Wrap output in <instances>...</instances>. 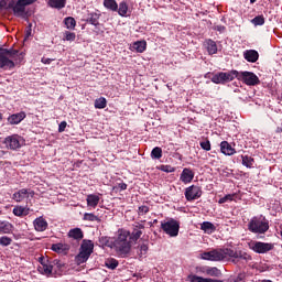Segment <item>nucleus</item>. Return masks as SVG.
I'll use <instances>...</instances> for the list:
<instances>
[{"mask_svg": "<svg viewBox=\"0 0 282 282\" xmlns=\"http://www.w3.org/2000/svg\"><path fill=\"white\" fill-rule=\"evenodd\" d=\"M237 76L236 78L238 80H241L242 83H245V85H248L249 87H254L256 85H259L261 83V80L259 79V77L252 73V72H238L237 70Z\"/></svg>", "mask_w": 282, "mask_h": 282, "instance_id": "423d86ee", "label": "nucleus"}, {"mask_svg": "<svg viewBox=\"0 0 282 282\" xmlns=\"http://www.w3.org/2000/svg\"><path fill=\"white\" fill-rule=\"evenodd\" d=\"M56 267L59 272H63V269L65 268V263H63L61 260H54L53 267Z\"/></svg>", "mask_w": 282, "mask_h": 282, "instance_id": "09e8293b", "label": "nucleus"}, {"mask_svg": "<svg viewBox=\"0 0 282 282\" xmlns=\"http://www.w3.org/2000/svg\"><path fill=\"white\" fill-rule=\"evenodd\" d=\"M199 197H202V187L191 185L185 188V199H187V202H194V199H199Z\"/></svg>", "mask_w": 282, "mask_h": 282, "instance_id": "9b49d317", "label": "nucleus"}, {"mask_svg": "<svg viewBox=\"0 0 282 282\" xmlns=\"http://www.w3.org/2000/svg\"><path fill=\"white\" fill-rule=\"evenodd\" d=\"M248 229L256 235H265L270 230V223L263 216L253 217L248 224Z\"/></svg>", "mask_w": 282, "mask_h": 282, "instance_id": "20e7f679", "label": "nucleus"}, {"mask_svg": "<svg viewBox=\"0 0 282 282\" xmlns=\"http://www.w3.org/2000/svg\"><path fill=\"white\" fill-rule=\"evenodd\" d=\"M19 54V51L12 48L0 47V69H14L17 64H14V56Z\"/></svg>", "mask_w": 282, "mask_h": 282, "instance_id": "7ed1b4c3", "label": "nucleus"}, {"mask_svg": "<svg viewBox=\"0 0 282 282\" xmlns=\"http://www.w3.org/2000/svg\"><path fill=\"white\" fill-rule=\"evenodd\" d=\"M25 118H26L25 112L21 111V112L9 116L8 122L9 124H20V122H23V120H25Z\"/></svg>", "mask_w": 282, "mask_h": 282, "instance_id": "dca6fc26", "label": "nucleus"}, {"mask_svg": "<svg viewBox=\"0 0 282 282\" xmlns=\"http://www.w3.org/2000/svg\"><path fill=\"white\" fill-rule=\"evenodd\" d=\"M132 48L138 52L139 54H142V52L147 51V42L145 41H138L134 42L132 45Z\"/></svg>", "mask_w": 282, "mask_h": 282, "instance_id": "7c9ffc66", "label": "nucleus"}, {"mask_svg": "<svg viewBox=\"0 0 282 282\" xmlns=\"http://www.w3.org/2000/svg\"><path fill=\"white\" fill-rule=\"evenodd\" d=\"M52 58H47V57H42V63H44V65H50V63H52Z\"/></svg>", "mask_w": 282, "mask_h": 282, "instance_id": "5fc2aeb1", "label": "nucleus"}, {"mask_svg": "<svg viewBox=\"0 0 282 282\" xmlns=\"http://www.w3.org/2000/svg\"><path fill=\"white\" fill-rule=\"evenodd\" d=\"M79 250H82L83 252H88V254H93L94 253V242L91 240L84 239L82 241Z\"/></svg>", "mask_w": 282, "mask_h": 282, "instance_id": "5701e85b", "label": "nucleus"}, {"mask_svg": "<svg viewBox=\"0 0 282 282\" xmlns=\"http://www.w3.org/2000/svg\"><path fill=\"white\" fill-rule=\"evenodd\" d=\"M220 151L224 153V155H235V153H237L235 148H232L228 141H223L220 143Z\"/></svg>", "mask_w": 282, "mask_h": 282, "instance_id": "a211bd4d", "label": "nucleus"}, {"mask_svg": "<svg viewBox=\"0 0 282 282\" xmlns=\"http://www.w3.org/2000/svg\"><path fill=\"white\" fill-rule=\"evenodd\" d=\"M88 208H96L100 204V196L96 194H89L86 197Z\"/></svg>", "mask_w": 282, "mask_h": 282, "instance_id": "6ab92c4d", "label": "nucleus"}, {"mask_svg": "<svg viewBox=\"0 0 282 282\" xmlns=\"http://www.w3.org/2000/svg\"><path fill=\"white\" fill-rule=\"evenodd\" d=\"M30 196L34 197V191L28 189V188H22L13 194L12 199H14V202L21 203L24 199H28V197H30Z\"/></svg>", "mask_w": 282, "mask_h": 282, "instance_id": "f8f14e48", "label": "nucleus"}, {"mask_svg": "<svg viewBox=\"0 0 282 282\" xmlns=\"http://www.w3.org/2000/svg\"><path fill=\"white\" fill-rule=\"evenodd\" d=\"M39 263L41 264L37 267V271L40 274H43L44 276H56V272H54V263L50 258L47 257H40L37 259Z\"/></svg>", "mask_w": 282, "mask_h": 282, "instance_id": "39448f33", "label": "nucleus"}, {"mask_svg": "<svg viewBox=\"0 0 282 282\" xmlns=\"http://www.w3.org/2000/svg\"><path fill=\"white\" fill-rule=\"evenodd\" d=\"M64 23H65L67 30H75L76 29V19H74L73 17L65 18Z\"/></svg>", "mask_w": 282, "mask_h": 282, "instance_id": "72a5a7b5", "label": "nucleus"}, {"mask_svg": "<svg viewBox=\"0 0 282 282\" xmlns=\"http://www.w3.org/2000/svg\"><path fill=\"white\" fill-rule=\"evenodd\" d=\"M0 120H3V113L0 112Z\"/></svg>", "mask_w": 282, "mask_h": 282, "instance_id": "bf43d9fd", "label": "nucleus"}, {"mask_svg": "<svg viewBox=\"0 0 282 282\" xmlns=\"http://www.w3.org/2000/svg\"><path fill=\"white\" fill-rule=\"evenodd\" d=\"M217 30L219 31V32H221V30H226V26H217Z\"/></svg>", "mask_w": 282, "mask_h": 282, "instance_id": "13d9d810", "label": "nucleus"}, {"mask_svg": "<svg viewBox=\"0 0 282 282\" xmlns=\"http://www.w3.org/2000/svg\"><path fill=\"white\" fill-rule=\"evenodd\" d=\"M142 230H144V225L142 224H137L133 229H132V232L129 231V239L131 241H138V239H140V237H142Z\"/></svg>", "mask_w": 282, "mask_h": 282, "instance_id": "4468645a", "label": "nucleus"}, {"mask_svg": "<svg viewBox=\"0 0 282 282\" xmlns=\"http://www.w3.org/2000/svg\"><path fill=\"white\" fill-rule=\"evenodd\" d=\"M208 267H200V268H196L197 272H200V274H206V270Z\"/></svg>", "mask_w": 282, "mask_h": 282, "instance_id": "6e6d98bb", "label": "nucleus"}, {"mask_svg": "<svg viewBox=\"0 0 282 282\" xmlns=\"http://www.w3.org/2000/svg\"><path fill=\"white\" fill-rule=\"evenodd\" d=\"M68 237L76 241H80L85 237V234L83 232V229L76 227L68 231Z\"/></svg>", "mask_w": 282, "mask_h": 282, "instance_id": "aec40b11", "label": "nucleus"}, {"mask_svg": "<svg viewBox=\"0 0 282 282\" xmlns=\"http://www.w3.org/2000/svg\"><path fill=\"white\" fill-rule=\"evenodd\" d=\"M161 228L165 235L170 237H177L180 235V223L175 219H170L161 224Z\"/></svg>", "mask_w": 282, "mask_h": 282, "instance_id": "6e6552de", "label": "nucleus"}, {"mask_svg": "<svg viewBox=\"0 0 282 282\" xmlns=\"http://www.w3.org/2000/svg\"><path fill=\"white\" fill-rule=\"evenodd\" d=\"M202 259H204V261H231V263L237 265L240 261L250 263L252 256L241 249L225 248L205 251L202 253Z\"/></svg>", "mask_w": 282, "mask_h": 282, "instance_id": "f257e3e1", "label": "nucleus"}, {"mask_svg": "<svg viewBox=\"0 0 282 282\" xmlns=\"http://www.w3.org/2000/svg\"><path fill=\"white\" fill-rule=\"evenodd\" d=\"M12 243V238L8 236L0 237V246L8 247Z\"/></svg>", "mask_w": 282, "mask_h": 282, "instance_id": "79ce46f5", "label": "nucleus"}, {"mask_svg": "<svg viewBox=\"0 0 282 282\" xmlns=\"http://www.w3.org/2000/svg\"><path fill=\"white\" fill-rule=\"evenodd\" d=\"M252 25H264L265 24V18L263 15H257L251 20Z\"/></svg>", "mask_w": 282, "mask_h": 282, "instance_id": "58836bf2", "label": "nucleus"}, {"mask_svg": "<svg viewBox=\"0 0 282 282\" xmlns=\"http://www.w3.org/2000/svg\"><path fill=\"white\" fill-rule=\"evenodd\" d=\"M13 215H15V217H25L30 215V209L23 206H15L13 208Z\"/></svg>", "mask_w": 282, "mask_h": 282, "instance_id": "a878e982", "label": "nucleus"}, {"mask_svg": "<svg viewBox=\"0 0 282 282\" xmlns=\"http://www.w3.org/2000/svg\"><path fill=\"white\" fill-rule=\"evenodd\" d=\"M65 41H76V33L66 31Z\"/></svg>", "mask_w": 282, "mask_h": 282, "instance_id": "de8ad7c7", "label": "nucleus"}, {"mask_svg": "<svg viewBox=\"0 0 282 282\" xmlns=\"http://www.w3.org/2000/svg\"><path fill=\"white\" fill-rule=\"evenodd\" d=\"M104 8L110 12H118V2L116 0H104Z\"/></svg>", "mask_w": 282, "mask_h": 282, "instance_id": "c85d7f7f", "label": "nucleus"}, {"mask_svg": "<svg viewBox=\"0 0 282 282\" xmlns=\"http://www.w3.org/2000/svg\"><path fill=\"white\" fill-rule=\"evenodd\" d=\"M118 188L120 189V191H127V183H118Z\"/></svg>", "mask_w": 282, "mask_h": 282, "instance_id": "864d4df0", "label": "nucleus"}, {"mask_svg": "<svg viewBox=\"0 0 282 282\" xmlns=\"http://www.w3.org/2000/svg\"><path fill=\"white\" fill-rule=\"evenodd\" d=\"M245 58L248 63H257L259 61V52L256 50H248L243 53Z\"/></svg>", "mask_w": 282, "mask_h": 282, "instance_id": "412c9836", "label": "nucleus"}, {"mask_svg": "<svg viewBox=\"0 0 282 282\" xmlns=\"http://www.w3.org/2000/svg\"><path fill=\"white\" fill-rule=\"evenodd\" d=\"M275 133H282V127H278Z\"/></svg>", "mask_w": 282, "mask_h": 282, "instance_id": "4d7b16f0", "label": "nucleus"}, {"mask_svg": "<svg viewBox=\"0 0 282 282\" xmlns=\"http://www.w3.org/2000/svg\"><path fill=\"white\" fill-rule=\"evenodd\" d=\"M205 45H206V50L210 56H213V54H217V43L215 41L207 40Z\"/></svg>", "mask_w": 282, "mask_h": 282, "instance_id": "c756f323", "label": "nucleus"}, {"mask_svg": "<svg viewBox=\"0 0 282 282\" xmlns=\"http://www.w3.org/2000/svg\"><path fill=\"white\" fill-rule=\"evenodd\" d=\"M206 274L208 276H219V269L217 267H207Z\"/></svg>", "mask_w": 282, "mask_h": 282, "instance_id": "ea45409f", "label": "nucleus"}, {"mask_svg": "<svg viewBox=\"0 0 282 282\" xmlns=\"http://www.w3.org/2000/svg\"><path fill=\"white\" fill-rule=\"evenodd\" d=\"M241 160L243 166H246L247 169H252V165L254 164V159H252V156L242 155Z\"/></svg>", "mask_w": 282, "mask_h": 282, "instance_id": "f704fd0d", "label": "nucleus"}, {"mask_svg": "<svg viewBox=\"0 0 282 282\" xmlns=\"http://www.w3.org/2000/svg\"><path fill=\"white\" fill-rule=\"evenodd\" d=\"M137 254L139 257V259H144V257H147V253L149 252V243L143 242L141 245H139L137 248Z\"/></svg>", "mask_w": 282, "mask_h": 282, "instance_id": "b1692460", "label": "nucleus"}, {"mask_svg": "<svg viewBox=\"0 0 282 282\" xmlns=\"http://www.w3.org/2000/svg\"><path fill=\"white\" fill-rule=\"evenodd\" d=\"M181 182H183V184H191L193 182V180H195V172H193V170L191 169H183L181 176H180Z\"/></svg>", "mask_w": 282, "mask_h": 282, "instance_id": "ddd939ff", "label": "nucleus"}, {"mask_svg": "<svg viewBox=\"0 0 282 282\" xmlns=\"http://www.w3.org/2000/svg\"><path fill=\"white\" fill-rule=\"evenodd\" d=\"M67 129V121H62L58 126V133H63Z\"/></svg>", "mask_w": 282, "mask_h": 282, "instance_id": "3c124183", "label": "nucleus"}, {"mask_svg": "<svg viewBox=\"0 0 282 282\" xmlns=\"http://www.w3.org/2000/svg\"><path fill=\"white\" fill-rule=\"evenodd\" d=\"M251 250H253V252H257V254H265L271 250H274V243L256 241L253 242Z\"/></svg>", "mask_w": 282, "mask_h": 282, "instance_id": "9d476101", "label": "nucleus"}, {"mask_svg": "<svg viewBox=\"0 0 282 282\" xmlns=\"http://www.w3.org/2000/svg\"><path fill=\"white\" fill-rule=\"evenodd\" d=\"M34 228L37 232H45V230H47V220H45V218H43V216L36 218L33 221Z\"/></svg>", "mask_w": 282, "mask_h": 282, "instance_id": "f3484780", "label": "nucleus"}, {"mask_svg": "<svg viewBox=\"0 0 282 282\" xmlns=\"http://www.w3.org/2000/svg\"><path fill=\"white\" fill-rule=\"evenodd\" d=\"M51 250H53V252H57L58 254H63V252H67V250H69V246L63 243H54L52 245Z\"/></svg>", "mask_w": 282, "mask_h": 282, "instance_id": "cd10ccee", "label": "nucleus"}, {"mask_svg": "<svg viewBox=\"0 0 282 282\" xmlns=\"http://www.w3.org/2000/svg\"><path fill=\"white\" fill-rule=\"evenodd\" d=\"M235 199V194H227L226 196L219 198L218 204H226V202H232Z\"/></svg>", "mask_w": 282, "mask_h": 282, "instance_id": "37998d69", "label": "nucleus"}, {"mask_svg": "<svg viewBox=\"0 0 282 282\" xmlns=\"http://www.w3.org/2000/svg\"><path fill=\"white\" fill-rule=\"evenodd\" d=\"M86 23H89L90 25H95V28H98L100 25V13L98 12H88L86 15V19H84Z\"/></svg>", "mask_w": 282, "mask_h": 282, "instance_id": "2eb2a0df", "label": "nucleus"}, {"mask_svg": "<svg viewBox=\"0 0 282 282\" xmlns=\"http://www.w3.org/2000/svg\"><path fill=\"white\" fill-rule=\"evenodd\" d=\"M237 76V70H230L227 73L220 72L212 77V83H215V85H226V83H231V80H235Z\"/></svg>", "mask_w": 282, "mask_h": 282, "instance_id": "0eeeda50", "label": "nucleus"}, {"mask_svg": "<svg viewBox=\"0 0 282 282\" xmlns=\"http://www.w3.org/2000/svg\"><path fill=\"white\" fill-rule=\"evenodd\" d=\"M160 171H163V173H175V167L171 165H161Z\"/></svg>", "mask_w": 282, "mask_h": 282, "instance_id": "a18cd8bd", "label": "nucleus"}, {"mask_svg": "<svg viewBox=\"0 0 282 282\" xmlns=\"http://www.w3.org/2000/svg\"><path fill=\"white\" fill-rule=\"evenodd\" d=\"M117 12L119 17H127V12H129V4H127L126 1H121L119 3Z\"/></svg>", "mask_w": 282, "mask_h": 282, "instance_id": "473e14b6", "label": "nucleus"}, {"mask_svg": "<svg viewBox=\"0 0 282 282\" xmlns=\"http://www.w3.org/2000/svg\"><path fill=\"white\" fill-rule=\"evenodd\" d=\"M66 0H48V6L55 8L56 10H63L65 7Z\"/></svg>", "mask_w": 282, "mask_h": 282, "instance_id": "2f4dec72", "label": "nucleus"}, {"mask_svg": "<svg viewBox=\"0 0 282 282\" xmlns=\"http://www.w3.org/2000/svg\"><path fill=\"white\" fill-rule=\"evenodd\" d=\"M106 268H108V270H116V268H118V260L113 258L106 260Z\"/></svg>", "mask_w": 282, "mask_h": 282, "instance_id": "4c0bfd02", "label": "nucleus"}, {"mask_svg": "<svg viewBox=\"0 0 282 282\" xmlns=\"http://www.w3.org/2000/svg\"><path fill=\"white\" fill-rule=\"evenodd\" d=\"M200 148L204 151H210V141L209 140H205L203 142H200Z\"/></svg>", "mask_w": 282, "mask_h": 282, "instance_id": "8fccbe9b", "label": "nucleus"}, {"mask_svg": "<svg viewBox=\"0 0 282 282\" xmlns=\"http://www.w3.org/2000/svg\"><path fill=\"white\" fill-rule=\"evenodd\" d=\"M105 107H107V99L105 97L95 100V109H105Z\"/></svg>", "mask_w": 282, "mask_h": 282, "instance_id": "c9c22d12", "label": "nucleus"}, {"mask_svg": "<svg viewBox=\"0 0 282 282\" xmlns=\"http://www.w3.org/2000/svg\"><path fill=\"white\" fill-rule=\"evenodd\" d=\"M113 248L119 257L127 259L131 254V240L129 230L121 229L118 231V237L113 242Z\"/></svg>", "mask_w": 282, "mask_h": 282, "instance_id": "f03ea898", "label": "nucleus"}, {"mask_svg": "<svg viewBox=\"0 0 282 282\" xmlns=\"http://www.w3.org/2000/svg\"><path fill=\"white\" fill-rule=\"evenodd\" d=\"M25 140L22 139L19 134H12L4 139V144L7 149H10L11 151H17L18 149H21L24 144Z\"/></svg>", "mask_w": 282, "mask_h": 282, "instance_id": "1a4fd4ad", "label": "nucleus"}, {"mask_svg": "<svg viewBox=\"0 0 282 282\" xmlns=\"http://www.w3.org/2000/svg\"><path fill=\"white\" fill-rule=\"evenodd\" d=\"M247 276L248 274L246 272H240L232 282H246Z\"/></svg>", "mask_w": 282, "mask_h": 282, "instance_id": "49530a36", "label": "nucleus"}, {"mask_svg": "<svg viewBox=\"0 0 282 282\" xmlns=\"http://www.w3.org/2000/svg\"><path fill=\"white\" fill-rule=\"evenodd\" d=\"M90 257H91V253L79 249V253L76 256V261L78 265H80V263H87Z\"/></svg>", "mask_w": 282, "mask_h": 282, "instance_id": "393cba45", "label": "nucleus"}, {"mask_svg": "<svg viewBox=\"0 0 282 282\" xmlns=\"http://www.w3.org/2000/svg\"><path fill=\"white\" fill-rule=\"evenodd\" d=\"M14 226L8 220H0V235H10Z\"/></svg>", "mask_w": 282, "mask_h": 282, "instance_id": "4be33fe9", "label": "nucleus"}, {"mask_svg": "<svg viewBox=\"0 0 282 282\" xmlns=\"http://www.w3.org/2000/svg\"><path fill=\"white\" fill-rule=\"evenodd\" d=\"M151 158H152V160H160V159H162V148L155 147L151 151Z\"/></svg>", "mask_w": 282, "mask_h": 282, "instance_id": "e433bc0d", "label": "nucleus"}, {"mask_svg": "<svg viewBox=\"0 0 282 282\" xmlns=\"http://www.w3.org/2000/svg\"><path fill=\"white\" fill-rule=\"evenodd\" d=\"M200 229H203L204 232H206L207 235H213V232H215V230H217L215 225L213 223H210V221H204L200 225Z\"/></svg>", "mask_w": 282, "mask_h": 282, "instance_id": "bb28decb", "label": "nucleus"}, {"mask_svg": "<svg viewBox=\"0 0 282 282\" xmlns=\"http://www.w3.org/2000/svg\"><path fill=\"white\" fill-rule=\"evenodd\" d=\"M149 210H150L149 206H147V205H141V206H139V208H138V216H139V217H142V216L147 215V214L149 213Z\"/></svg>", "mask_w": 282, "mask_h": 282, "instance_id": "c03bdc74", "label": "nucleus"}, {"mask_svg": "<svg viewBox=\"0 0 282 282\" xmlns=\"http://www.w3.org/2000/svg\"><path fill=\"white\" fill-rule=\"evenodd\" d=\"M250 3H257V0H250Z\"/></svg>", "mask_w": 282, "mask_h": 282, "instance_id": "052dcab7", "label": "nucleus"}, {"mask_svg": "<svg viewBox=\"0 0 282 282\" xmlns=\"http://www.w3.org/2000/svg\"><path fill=\"white\" fill-rule=\"evenodd\" d=\"M85 221H100V218L94 214L86 213L84 214Z\"/></svg>", "mask_w": 282, "mask_h": 282, "instance_id": "a19ab883", "label": "nucleus"}, {"mask_svg": "<svg viewBox=\"0 0 282 282\" xmlns=\"http://www.w3.org/2000/svg\"><path fill=\"white\" fill-rule=\"evenodd\" d=\"M99 242H100L102 246H108V243H109V237H107V236H101V237H99Z\"/></svg>", "mask_w": 282, "mask_h": 282, "instance_id": "603ef678", "label": "nucleus"}]
</instances>
